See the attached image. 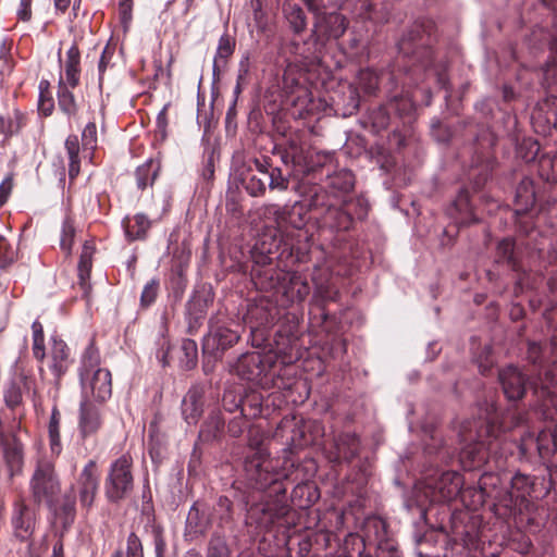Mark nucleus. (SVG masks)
<instances>
[{
  "label": "nucleus",
  "mask_w": 557,
  "mask_h": 557,
  "mask_svg": "<svg viewBox=\"0 0 557 557\" xmlns=\"http://www.w3.org/2000/svg\"><path fill=\"white\" fill-rule=\"evenodd\" d=\"M502 426L494 405L480 409V416L465 421L459 431L460 461L466 470H473L484 465L492 444L499 437Z\"/></svg>",
  "instance_id": "nucleus-1"
},
{
  "label": "nucleus",
  "mask_w": 557,
  "mask_h": 557,
  "mask_svg": "<svg viewBox=\"0 0 557 557\" xmlns=\"http://www.w3.org/2000/svg\"><path fill=\"white\" fill-rule=\"evenodd\" d=\"M78 375L82 387V399L88 398L92 401L103 404L111 397V372L101 367L100 354L94 341L88 344L82 354Z\"/></svg>",
  "instance_id": "nucleus-2"
},
{
  "label": "nucleus",
  "mask_w": 557,
  "mask_h": 557,
  "mask_svg": "<svg viewBox=\"0 0 557 557\" xmlns=\"http://www.w3.org/2000/svg\"><path fill=\"white\" fill-rule=\"evenodd\" d=\"M265 434L259 426H252L248 431V446L252 450L245 459V473L250 485L257 490H264L275 485L284 476L282 472L274 470L273 460L263 447Z\"/></svg>",
  "instance_id": "nucleus-3"
},
{
  "label": "nucleus",
  "mask_w": 557,
  "mask_h": 557,
  "mask_svg": "<svg viewBox=\"0 0 557 557\" xmlns=\"http://www.w3.org/2000/svg\"><path fill=\"white\" fill-rule=\"evenodd\" d=\"M476 496L479 504L486 499L493 500L495 513L503 519L516 517L528 507V500H523L513 491L502 487V479L495 473L486 472L481 475Z\"/></svg>",
  "instance_id": "nucleus-4"
},
{
  "label": "nucleus",
  "mask_w": 557,
  "mask_h": 557,
  "mask_svg": "<svg viewBox=\"0 0 557 557\" xmlns=\"http://www.w3.org/2000/svg\"><path fill=\"white\" fill-rule=\"evenodd\" d=\"M347 28L348 21L341 13L331 12L318 15L311 34L313 42L299 52V54L310 63L319 61L326 41L337 40L345 34Z\"/></svg>",
  "instance_id": "nucleus-5"
},
{
  "label": "nucleus",
  "mask_w": 557,
  "mask_h": 557,
  "mask_svg": "<svg viewBox=\"0 0 557 557\" xmlns=\"http://www.w3.org/2000/svg\"><path fill=\"white\" fill-rule=\"evenodd\" d=\"M29 491L34 503L46 504L50 509L54 507L61 492V482L51 460L39 458L36 461L29 480Z\"/></svg>",
  "instance_id": "nucleus-6"
},
{
  "label": "nucleus",
  "mask_w": 557,
  "mask_h": 557,
  "mask_svg": "<svg viewBox=\"0 0 557 557\" xmlns=\"http://www.w3.org/2000/svg\"><path fill=\"white\" fill-rule=\"evenodd\" d=\"M133 458L124 454L109 467L104 479V495L109 503H120L134 490Z\"/></svg>",
  "instance_id": "nucleus-7"
},
{
  "label": "nucleus",
  "mask_w": 557,
  "mask_h": 557,
  "mask_svg": "<svg viewBox=\"0 0 557 557\" xmlns=\"http://www.w3.org/2000/svg\"><path fill=\"white\" fill-rule=\"evenodd\" d=\"M274 364L271 356L258 351L243 354L233 367V371L243 380L255 382L262 387H269L272 382L270 371Z\"/></svg>",
  "instance_id": "nucleus-8"
},
{
  "label": "nucleus",
  "mask_w": 557,
  "mask_h": 557,
  "mask_svg": "<svg viewBox=\"0 0 557 557\" xmlns=\"http://www.w3.org/2000/svg\"><path fill=\"white\" fill-rule=\"evenodd\" d=\"M309 208L318 212L321 224L330 230L347 231L352 224L351 215L329 202V197L323 190L311 197Z\"/></svg>",
  "instance_id": "nucleus-9"
},
{
  "label": "nucleus",
  "mask_w": 557,
  "mask_h": 557,
  "mask_svg": "<svg viewBox=\"0 0 557 557\" xmlns=\"http://www.w3.org/2000/svg\"><path fill=\"white\" fill-rule=\"evenodd\" d=\"M104 424V408L102 404L88 398L81 400L77 428L83 440L96 436Z\"/></svg>",
  "instance_id": "nucleus-10"
},
{
  "label": "nucleus",
  "mask_w": 557,
  "mask_h": 557,
  "mask_svg": "<svg viewBox=\"0 0 557 557\" xmlns=\"http://www.w3.org/2000/svg\"><path fill=\"white\" fill-rule=\"evenodd\" d=\"M288 512L287 505L281 499H268L249 509V517L262 529H270Z\"/></svg>",
  "instance_id": "nucleus-11"
},
{
  "label": "nucleus",
  "mask_w": 557,
  "mask_h": 557,
  "mask_svg": "<svg viewBox=\"0 0 557 557\" xmlns=\"http://www.w3.org/2000/svg\"><path fill=\"white\" fill-rule=\"evenodd\" d=\"M3 461L10 480L23 473L24 468V444L15 433L0 441Z\"/></svg>",
  "instance_id": "nucleus-12"
},
{
  "label": "nucleus",
  "mask_w": 557,
  "mask_h": 557,
  "mask_svg": "<svg viewBox=\"0 0 557 557\" xmlns=\"http://www.w3.org/2000/svg\"><path fill=\"white\" fill-rule=\"evenodd\" d=\"M170 202L166 199H162L160 209H150L152 219L144 213H137L133 218V222L127 220L124 223L125 235L128 240L145 239L152 222L160 221L164 214L169 211Z\"/></svg>",
  "instance_id": "nucleus-13"
},
{
  "label": "nucleus",
  "mask_w": 557,
  "mask_h": 557,
  "mask_svg": "<svg viewBox=\"0 0 557 557\" xmlns=\"http://www.w3.org/2000/svg\"><path fill=\"white\" fill-rule=\"evenodd\" d=\"M77 485L81 505L90 508L99 488V471L95 460H89L84 466Z\"/></svg>",
  "instance_id": "nucleus-14"
},
{
  "label": "nucleus",
  "mask_w": 557,
  "mask_h": 557,
  "mask_svg": "<svg viewBox=\"0 0 557 557\" xmlns=\"http://www.w3.org/2000/svg\"><path fill=\"white\" fill-rule=\"evenodd\" d=\"M35 524L36 517L34 510L22 499L15 502L12 513V525L15 536L22 541L28 540L35 530Z\"/></svg>",
  "instance_id": "nucleus-15"
},
{
  "label": "nucleus",
  "mask_w": 557,
  "mask_h": 557,
  "mask_svg": "<svg viewBox=\"0 0 557 557\" xmlns=\"http://www.w3.org/2000/svg\"><path fill=\"white\" fill-rule=\"evenodd\" d=\"M498 379L504 394L509 400L523 397L528 379L518 368L509 366L499 371Z\"/></svg>",
  "instance_id": "nucleus-16"
},
{
  "label": "nucleus",
  "mask_w": 557,
  "mask_h": 557,
  "mask_svg": "<svg viewBox=\"0 0 557 557\" xmlns=\"http://www.w3.org/2000/svg\"><path fill=\"white\" fill-rule=\"evenodd\" d=\"M70 364L69 346L64 341L53 337L48 357V367L53 373L57 384H59L61 377L67 372Z\"/></svg>",
  "instance_id": "nucleus-17"
},
{
  "label": "nucleus",
  "mask_w": 557,
  "mask_h": 557,
  "mask_svg": "<svg viewBox=\"0 0 557 557\" xmlns=\"http://www.w3.org/2000/svg\"><path fill=\"white\" fill-rule=\"evenodd\" d=\"M238 339L239 335L237 332L225 326H216L205 337L203 349L212 354L222 352L235 345Z\"/></svg>",
  "instance_id": "nucleus-18"
},
{
  "label": "nucleus",
  "mask_w": 557,
  "mask_h": 557,
  "mask_svg": "<svg viewBox=\"0 0 557 557\" xmlns=\"http://www.w3.org/2000/svg\"><path fill=\"white\" fill-rule=\"evenodd\" d=\"M202 386L196 385L189 388L182 401V413L188 424H195L203 411Z\"/></svg>",
  "instance_id": "nucleus-19"
},
{
  "label": "nucleus",
  "mask_w": 557,
  "mask_h": 557,
  "mask_svg": "<svg viewBox=\"0 0 557 557\" xmlns=\"http://www.w3.org/2000/svg\"><path fill=\"white\" fill-rule=\"evenodd\" d=\"M532 446L535 447L541 459H548L557 447V431L556 434L542 431L535 438L530 437L522 444V450L527 453Z\"/></svg>",
  "instance_id": "nucleus-20"
},
{
  "label": "nucleus",
  "mask_w": 557,
  "mask_h": 557,
  "mask_svg": "<svg viewBox=\"0 0 557 557\" xmlns=\"http://www.w3.org/2000/svg\"><path fill=\"white\" fill-rule=\"evenodd\" d=\"M463 479L461 474L455 471H447L440 476L436 488L444 500L456 498L462 488Z\"/></svg>",
  "instance_id": "nucleus-21"
},
{
  "label": "nucleus",
  "mask_w": 557,
  "mask_h": 557,
  "mask_svg": "<svg viewBox=\"0 0 557 557\" xmlns=\"http://www.w3.org/2000/svg\"><path fill=\"white\" fill-rule=\"evenodd\" d=\"M336 460L350 462L359 454L360 441L355 433L341 434L335 441Z\"/></svg>",
  "instance_id": "nucleus-22"
},
{
  "label": "nucleus",
  "mask_w": 557,
  "mask_h": 557,
  "mask_svg": "<svg viewBox=\"0 0 557 557\" xmlns=\"http://www.w3.org/2000/svg\"><path fill=\"white\" fill-rule=\"evenodd\" d=\"M535 203V190L533 181L524 177L519 183L516 190V213L524 214L533 208Z\"/></svg>",
  "instance_id": "nucleus-23"
},
{
  "label": "nucleus",
  "mask_w": 557,
  "mask_h": 557,
  "mask_svg": "<svg viewBox=\"0 0 557 557\" xmlns=\"http://www.w3.org/2000/svg\"><path fill=\"white\" fill-rule=\"evenodd\" d=\"M81 53L76 44H73L67 52L64 62V71H65V84L70 87L75 88L79 83V73H81Z\"/></svg>",
  "instance_id": "nucleus-24"
},
{
  "label": "nucleus",
  "mask_w": 557,
  "mask_h": 557,
  "mask_svg": "<svg viewBox=\"0 0 557 557\" xmlns=\"http://www.w3.org/2000/svg\"><path fill=\"white\" fill-rule=\"evenodd\" d=\"M284 16L295 34L302 33L307 27V17L302 8L293 0L283 3Z\"/></svg>",
  "instance_id": "nucleus-25"
},
{
  "label": "nucleus",
  "mask_w": 557,
  "mask_h": 557,
  "mask_svg": "<svg viewBox=\"0 0 557 557\" xmlns=\"http://www.w3.org/2000/svg\"><path fill=\"white\" fill-rule=\"evenodd\" d=\"M104 121V106L99 104L97 111L92 112L91 121H89L82 132V143L84 149L95 150L97 147V123Z\"/></svg>",
  "instance_id": "nucleus-26"
},
{
  "label": "nucleus",
  "mask_w": 557,
  "mask_h": 557,
  "mask_svg": "<svg viewBox=\"0 0 557 557\" xmlns=\"http://www.w3.org/2000/svg\"><path fill=\"white\" fill-rule=\"evenodd\" d=\"M94 246L85 243L81 252L79 262H78V278H79V285L84 292V294H87V292L90 288L89 285V277H90V271L92 267V256H94Z\"/></svg>",
  "instance_id": "nucleus-27"
},
{
  "label": "nucleus",
  "mask_w": 557,
  "mask_h": 557,
  "mask_svg": "<svg viewBox=\"0 0 557 557\" xmlns=\"http://www.w3.org/2000/svg\"><path fill=\"white\" fill-rule=\"evenodd\" d=\"M310 293V286L307 280L298 274L292 273L288 276V282L285 286V295L290 301H302Z\"/></svg>",
  "instance_id": "nucleus-28"
},
{
  "label": "nucleus",
  "mask_w": 557,
  "mask_h": 557,
  "mask_svg": "<svg viewBox=\"0 0 557 557\" xmlns=\"http://www.w3.org/2000/svg\"><path fill=\"white\" fill-rule=\"evenodd\" d=\"M224 429V420L221 412L213 411L209 414L206 422L201 426L199 437L205 442H211L219 438Z\"/></svg>",
  "instance_id": "nucleus-29"
},
{
  "label": "nucleus",
  "mask_w": 557,
  "mask_h": 557,
  "mask_svg": "<svg viewBox=\"0 0 557 557\" xmlns=\"http://www.w3.org/2000/svg\"><path fill=\"white\" fill-rule=\"evenodd\" d=\"M65 149L69 157V177L73 181L81 171L79 141L76 135H70L65 140Z\"/></svg>",
  "instance_id": "nucleus-30"
},
{
  "label": "nucleus",
  "mask_w": 557,
  "mask_h": 557,
  "mask_svg": "<svg viewBox=\"0 0 557 557\" xmlns=\"http://www.w3.org/2000/svg\"><path fill=\"white\" fill-rule=\"evenodd\" d=\"M61 414L59 409L54 406L51 411V417L48 425L49 445L52 455L59 456L62 451L61 434H60Z\"/></svg>",
  "instance_id": "nucleus-31"
},
{
  "label": "nucleus",
  "mask_w": 557,
  "mask_h": 557,
  "mask_svg": "<svg viewBox=\"0 0 557 557\" xmlns=\"http://www.w3.org/2000/svg\"><path fill=\"white\" fill-rule=\"evenodd\" d=\"M67 86L62 78L59 81L58 106L62 112L71 116L76 114L77 106L74 95L69 90Z\"/></svg>",
  "instance_id": "nucleus-32"
},
{
  "label": "nucleus",
  "mask_w": 557,
  "mask_h": 557,
  "mask_svg": "<svg viewBox=\"0 0 557 557\" xmlns=\"http://www.w3.org/2000/svg\"><path fill=\"white\" fill-rule=\"evenodd\" d=\"M158 171L159 168L152 160L139 165L135 172L137 187L139 189H145L148 185H152L158 175Z\"/></svg>",
  "instance_id": "nucleus-33"
},
{
  "label": "nucleus",
  "mask_w": 557,
  "mask_h": 557,
  "mask_svg": "<svg viewBox=\"0 0 557 557\" xmlns=\"http://www.w3.org/2000/svg\"><path fill=\"white\" fill-rule=\"evenodd\" d=\"M186 524L189 531L194 533H203L208 528L209 520L207 515L200 510L197 504L193 505L188 511Z\"/></svg>",
  "instance_id": "nucleus-34"
},
{
  "label": "nucleus",
  "mask_w": 557,
  "mask_h": 557,
  "mask_svg": "<svg viewBox=\"0 0 557 557\" xmlns=\"http://www.w3.org/2000/svg\"><path fill=\"white\" fill-rule=\"evenodd\" d=\"M534 487V480L525 474L517 473L510 480V490L523 500H528Z\"/></svg>",
  "instance_id": "nucleus-35"
},
{
  "label": "nucleus",
  "mask_w": 557,
  "mask_h": 557,
  "mask_svg": "<svg viewBox=\"0 0 557 557\" xmlns=\"http://www.w3.org/2000/svg\"><path fill=\"white\" fill-rule=\"evenodd\" d=\"M539 174L546 182H557V152L539 159Z\"/></svg>",
  "instance_id": "nucleus-36"
},
{
  "label": "nucleus",
  "mask_w": 557,
  "mask_h": 557,
  "mask_svg": "<svg viewBox=\"0 0 557 557\" xmlns=\"http://www.w3.org/2000/svg\"><path fill=\"white\" fill-rule=\"evenodd\" d=\"M33 331V356L34 358L42 362L46 358V348H45V334L42 324L36 320L32 324Z\"/></svg>",
  "instance_id": "nucleus-37"
},
{
  "label": "nucleus",
  "mask_w": 557,
  "mask_h": 557,
  "mask_svg": "<svg viewBox=\"0 0 557 557\" xmlns=\"http://www.w3.org/2000/svg\"><path fill=\"white\" fill-rule=\"evenodd\" d=\"M354 174L348 170H342L330 176V186L342 193H348L354 188Z\"/></svg>",
  "instance_id": "nucleus-38"
},
{
  "label": "nucleus",
  "mask_w": 557,
  "mask_h": 557,
  "mask_svg": "<svg viewBox=\"0 0 557 557\" xmlns=\"http://www.w3.org/2000/svg\"><path fill=\"white\" fill-rule=\"evenodd\" d=\"M379 86V77L371 70H361L357 77V87L367 95H373Z\"/></svg>",
  "instance_id": "nucleus-39"
},
{
  "label": "nucleus",
  "mask_w": 557,
  "mask_h": 557,
  "mask_svg": "<svg viewBox=\"0 0 557 557\" xmlns=\"http://www.w3.org/2000/svg\"><path fill=\"white\" fill-rule=\"evenodd\" d=\"M453 209L459 213H465V216L457 218L459 223L461 224H470L472 222H476V220L472 216V212L469 206V194L468 191H460L456 200L454 201Z\"/></svg>",
  "instance_id": "nucleus-40"
},
{
  "label": "nucleus",
  "mask_w": 557,
  "mask_h": 557,
  "mask_svg": "<svg viewBox=\"0 0 557 557\" xmlns=\"http://www.w3.org/2000/svg\"><path fill=\"white\" fill-rule=\"evenodd\" d=\"M497 258L502 262H506L513 270L517 269V261L515 258V242L512 238H504L497 246Z\"/></svg>",
  "instance_id": "nucleus-41"
},
{
  "label": "nucleus",
  "mask_w": 557,
  "mask_h": 557,
  "mask_svg": "<svg viewBox=\"0 0 557 557\" xmlns=\"http://www.w3.org/2000/svg\"><path fill=\"white\" fill-rule=\"evenodd\" d=\"M181 349L184 355V357L181 358L183 367L188 370L193 369L197 363L198 357V348L196 342L194 339L186 338L182 342Z\"/></svg>",
  "instance_id": "nucleus-42"
},
{
  "label": "nucleus",
  "mask_w": 557,
  "mask_h": 557,
  "mask_svg": "<svg viewBox=\"0 0 557 557\" xmlns=\"http://www.w3.org/2000/svg\"><path fill=\"white\" fill-rule=\"evenodd\" d=\"M265 181H269V188L271 190L284 191L288 188L289 181L282 173L280 168H270V172H263Z\"/></svg>",
  "instance_id": "nucleus-43"
},
{
  "label": "nucleus",
  "mask_w": 557,
  "mask_h": 557,
  "mask_svg": "<svg viewBox=\"0 0 557 557\" xmlns=\"http://www.w3.org/2000/svg\"><path fill=\"white\" fill-rule=\"evenodd\" d=\"M3 399L11 410L21 406L23 401L21 387L16 383L9 384L3 392Z\"/></svg>",
  "instance_id": "nucleus-44"
},
{
  "label": "nucleus",
  "mask_w": 557,
  "mask_h": 557,
  "mask_svg": "<svg viewBox=\"0 0 557 557\" xmlns=\"http://www.w3.org/2000/svg\"><path fill=\"white\" fill-rule=\"evenodd\" d=\"M265 177H261L258 174L249 176L245 184L246 191L252 197H262L267 191Z\"/></svg>",
  "instance_id": "nucleus-45"
},
{
  "label": "nucleus",
  "mask_w": 557,
  "mask_h": 557,
  "mask_svg": "<svg viewBox=\"0 0 557 557\" xmlns=\"http://www.w3.org/2000/svg\"><path fill=\"white\" fill-rule=\"evenodd\" d=\"M248 318L250 322H252L253 319L257 320L255 325H250L251 332L257 331L261 326L265 327L273 322V317H271V314L263 308L259 307L250 309Z\"/></svg>",
  "instance_id": "nucleus-46"
},
{
  "label": "nucleus",
  "mask_w": 557,
  "mask_h": 557,
  "mask_svg": "<svg viewBox=\"0 0 557 557\" xmlns=\"http://www.w3.org/2000/svg\"><path fill=\"white\" fill-rule=\"evenodd\" d=\"M159 290V281L156 278H152L149 281L141 292L140 296V302L144 307L150 306L152 302H154L157 295Z\"/></svg>",
  "instance_id": "nucleus-47"
},
{
  "label": "nucleus",
  "mask_w": 557,
  "mask_h": 557,
  "mask_svg": "<svg viewBox=\"0 0 557 557\" xmlns=\"http://www.w3.org/2000/svg\"><path fill=\"white\" fill-rule=\"evenodd\" d=\"M235 49V41L227 34L223 35L219 39L216 55L219 58L226 59L233 54Z\"/></svg>",
  "instance_id": "nucleus-48"
},
{
  "label": "nucleus",
  "mask_w": 557,
  "mask_h": 557,
  "mask_svg": "<svg viewBox=\"0 0 557 557\" xmlns=\"http://www.w3.org/2000/svg\"><path fill=\"white\" fill-rule=\"evenodd\" d=\"M126 557H144L141 542L135 533L127 537Z\"/></svg>",
  "instance_id": "nucleus-49"
},
{
  "label": "nucleus",
  "mask_w": 557,
  "mask_h": 557,
  "mask_svg": "<svg viewBox=\"0 0 557 557\" xmlns=\"http://www.w3.org/2000/svg\"><path fill=\"white\" fill-rule=\"evenodd\" d=\"M75 230L70 222H64L62 227V236L60 240L61 248L66 252L71 251L73 239H74Z\"/></svg>",
  "instance_id": "nucleus-50"
},
{
  "label": "nucleus",
  "mask_w": 557,
  "mask_h": 557,
  "mask_svg": "<svg viewBox=\"0 0 557 557\" xmlns=\"http://www.w3.org/2000/svg\"><path fill=\"white\" fill-rule=\"evenodd\" d=\"M208 557H230L226 543L220 539L210 542Z\"/></svg>",
  "instance_id": "nucleus-51"
},
{
  "label": "nucleus",
  "mask_w": 557,
  "mask_h": 557,
  "mask_svg": "<svg viewBox=\"0 0 557 557\" xmlns=\"http://www.w3.org/2000/svg\"><path fill=\"white\" fill-rule=\"evenodd\" d=\"M249 67H250L249 55L245 54L238 64L237 84L234 89V94L236 96L242 91L240 85H242V82L245 81V78L247 77V75L249 73Z\"/></svg>",
  "instance_id": "nucleus-52"
},
{
  "label": "nucleus",
  "mask_w": 557,
  "mask_h": 557,
  "mask_svg": "<svg viewBox=\"0 0 557 557\" xmlns=\"http://www.w3.org/2000/svg\"><path fill=\"white\" fill-rule=\"evenodd\" d=\"M54 108V102L51 94H39L38 109L45 114L50 115Z\"/></svg>",
  "instance_id": "nucleus-53"
},
{
  "label": "nucleus",
  "mask_w": 557,
  "mask_h": 557,
  "mask_svg": "<svg viewBox=\"0 0 557 557\" xmlns=\"http://www.w3.org/2000/svg\"><path fill=\"white\" fill-rule=\"evenodd\" d=\"M261 214L265 218H273L278 221L283 215V209L275 203H267L260 208Z\"/></svg>",
  "instance_id": "nucleus-54"
},
{
  "label": "nucleus",
  "mask_w": 557,
  "mask_h": 557,
  "mask_svg": "<svg viewBox=\"0 0 557 557\" xmlns=\"http://www.w3.org/2000/svg\"><path fill=\"white\" fill-rule=\"evenodd\" d=\"M244 428H245V421L242 416L235 417L234 419H232L227 425L228 433L233 437L240 436L244 431Z\"/></svg>",
  "instance_id": "nucleus-55"
},
{
  "label": "nucleus",
  "mask_w": 557,
  "mask_h": 557,
  "mask_svg": "<svg viewBox=\"0 0 557 557\" xmlns=\"http://www.w3.org/2000/svg\"><path fill=\"white\" fill-rule=\"evenodd\" d=\"M32 0H21L17 10V17L23 22H28L32 17Z\"/></svg>",
  "instance_id": "nucleus-56"
},
{
  "label": "nucleus",
  "mask_w": 557,
  "mask_h": 557,
  "mask_svg": "<svg viewBox=\"0 0 557 557\" xmlns=\"http://www.w3.org/2000/svg\"><path fill=\"white\" fill-rule=\"evenodd\" d=\"M12 186L13 183L11 177L4 178L0 184V206H3L7 202L8 197L12 190Z\"/></svg>",
  "instance_id": "nucleus-57"
},
{
  "label": "nucleus",
  "mask_w": 557,
  "mask_h": 557,
  "mask_svg": "<svg viewBox=\"0 0 557 557\" xmlns=\"http://www.w3.org/2000/svg\"><path fill=\"white\" fill-rule=\"evenodd\" d=\"M113 55V50L110 49L108 46L103 49L102 54L99 60V74L100 76L103 74L108 65L110 64L111 58Z\"/></svg>",
  "instance_id": "nucleus-58"
},
{
  "label": "nucleus",
  "mask_w": 557,
  "mask_h": 557,
  "mask_svg": "<svg viewBox=\"0 0 557 557\" xmlns=\"http://www.w3.org/2000/svg\"><path fill=\"white\" fill-rule=\"evenodd\" d=\"M544 72V78L548 85L556 84V77L555 74L557 72V65L555 62L550 63L547 62L545 67L543 69Z\"/></svg>",
  "instance_id": "nucleus-59"
},
{
  "label": "nucleus",
  "mask_w": 557,
  "mask_h": 557,
  "mask_svg": "<svg viewBox=\"0 0 557 557\" xmlns=\"http://www.w3.org/2000/svg\"><path fill=\"white\" fill-rule=\"evenodd\" d=\"M119 8L122 22L127 23L132 18V0H121Z\"/></svg>",
  "instance_id": "nucleus-60"
},
{
  "label": "nucleus",
  "mask_w": 557,
  "mask_h": 557,
  "mask_svg": "<svg viewBox=\"0 0 557 557\" xmlns=\"http://www.w3.org/2000/svg\"><path fill=\"white\" fill-rule=\"evenodd\" d=\"M418 30L416 29H412L410 30V33L405 36L400 41H399V50L401 52H404L405 54H408L409 51H410V45L411 42L416 39V35H418Z\"/></svg>",
  "instance_id": "nucleus-61"
},
{
  "label": "nucleus",
  "mask_w": 557,
  "mask_h": 557,
  "mask_svg": "<svg viewBox=\"0 0 557 557\" xmlns=\"http://www.w3.org/2000/svg\"><path fill=\"white\" fill-rule=\"evenodd\" d=\"M165 547H166V544H165L163 536L160 533H157L154 536L156 557H164Z\"/></svg>",
  "instance_id": "nucleus-62"
},
{
  "label": "nucleus",
  "mask_w": 557,
  "mask_h": 557,
  "mask_svg": "<svg viewBox=\"0 0 557 557\" xmlns=\"http://www.w3.org/2000/svg\"><path fill=\"white\" fill-rule=\"evenodd\" d=\"M239 403H240V400L238 403L235 401V396L232 393L225 394L223 397V406H224L225 410H227L230 412H232L236 408H238Z\"/></svg>",
  "instance_id": "nucleus-63"
},
{
  "label": "nucleus",
  "mask_w": 557,
  "mask_h": 557,
  "mask_svg": "<svg viewBox=\"0 0 557 557\" xmlns=\"http://www.w3.org/2000/svg\"><path fill=\"white\" fill-rule=\"evenodd\" d=\"M196 307H199V310L197 311V314H196V319L203 318V315H205L203 305L201 304L200 300H193L191 302H189V306H188L189 313L191 314L193 311L196 309Z\"/></svg>",
  "instance_id": "nucleus-64"
}]
</instances>
